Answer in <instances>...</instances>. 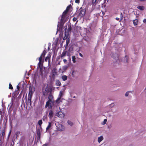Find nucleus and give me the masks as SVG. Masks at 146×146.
Returning a JSON list of instances; mask_svg holds the SVG:
<instances>
[{"label":"nucleus","mask_w":146,"mask_h":146,"mask_svg":"<svg viewBox=\"0 0 146 146\" xmlns=\"http://www.w3.org/2000/svg\"><path fill=\"white\" fill-rule=\"evenodd\" d=\"M56 115L59 117H61L64 116L63 114L61 112L59 111L57 113Z\"/></svg>","instance_id":"nucleus-11"},{"label":"nucleus","mask_w":146,"mask_h":146,"mask_svg":"<svg viewBox=\"0 0 146 146\" xmlns=\"http://www.w3.org/2000/svg\"><path fill=\"white\" fill-rule=\"evenodd\" d=\"M51 56V54L50 53H49L48 55V56L50 58Z\"/></svg>","instance_id":"nucleus-45"},{"label":"nucleus","mask_w":146,"mask_h":146,"mask_svg":"<svg viewBox=\"0 0 146 146\" xmlns=\"http://www.w3.org/2000/svg\"><path fill=\"white\" fill-rule=\"evenodd\" d=\"M107 121V119H105L104 120V121H103V124H105L106 123V121Z\"/></svg>","instance_id":"nucleus-38"},{"label":"nucleus","mask_w":146,"mask_h":146,"mask_svg":"<svg viewBox=\"0 0 146 146\" xmlns=\"http://www.w3.org/2000/svg\"><path fill=\"white\" fill-rule=\"evenodd\" d=\"M103 139V137L102 136H100L98 138V141L99 143Z\"/></svg>","instance_id":"nucleus-18"},{"label":"nucleus","mask_w":146,"mask_h":146,"mask_svg":"<svg viewBox=\"0 0 146 146\" xmlns=\"http://www.w3.org/2000/svg\"><path fill=\"white\" fill-rule=\"evenodd\" d=\"M73 98H76V97L75 96H74L73 97Z\"/></svg>","instance_id":"nucleus-52"},{"label":"nucleus","mask_w":146,"mask_h":146,"mask_svg":"<svg viewBox=\"0 0 146 146\" xmlns=\"http://www.w3.org/2000/svg\"><path fill=\"white\" fill-rule=\"evenodd\" d=\"M79 54L80 56H81V57H83V55L81 53H80V52L79 53Z\"/></svg>","instance_id":"nucleus-44"},{"label":"nucleus","mask_w":146,"mask_h":146,"mask_svg":"<svg viewBox=\"0 0 146 146\" xmlns=\"http://www.w3.org/2000/svg\"><path fill=\"white\" fill-rule=\"evenodd\" d=\"M48 98L53 99V97L52 95L50 94L48 96Z\"/></svg>","instance_id":"nucleus-35"},{"label":"nucleus","mask_w":146,"mask_h":146,"mask_svg":"<svg viewBox=\"0 0 146 146\" xmlns=\"http://www.w3.org/2000/svg\"><path fill=\"white\" fill-rule=\"evenodd\" d=\"M17 89L18 90H19L20 88L19 86V85H17Z\"/></svg>","instance_id":"nucleus-43"},{"label":"nucleus","mask_w":146,"mask_h":146,"mask_svg":"<svg viewBox=\"0 0 146 146\" xmlns=\"http://www.w3.org/2000/svg\"><path fill=\"white\" fill-rule=\"evenodd\" d=\"M65 33H66L67 35L69 34V33H70L72 30V27L71 25L69 24L68 26V29L66 27L65 29Z\"/></svg>","instance_id":"nucleus-4"},{"label":"nucleus","mask_w":146,"mask_h":146,"mask_svg":"<svg viewBox=\"0 0 146 146\" xmlns=\"http://www.w3.org/2000/svg\"><path fill=\"white\" fill-rule=\"evenodd\" d=\"M75 2L76 3H79L80 2V0H75Z\"/></svg>","instance_id":"nucleus-41"},{"label":"nucleus","mask_w":146,"mask_h":146,"mask_svg":"<svg viewBox=\"0 0 146 146\" xmlns=\"http://www.w3.org/2000/svg\"><path fill=\"white\" fill-rule=\"evenodd\" d=\"M63 61L64 63H66L67 61V60L66 59H64Z\"/></svg>","instance_id":"nucleus-47"},{"label":"nucleus","mask_w":146,"mask_h":146,"mask_svg":"<svg viewBox=\"0 0 146 146\" xmlns=\"http://www.w3.org/2000/svg\"><path fill=\"white\" fill-rule=\"evenodd\" d=\"M37 134L38 136L40 138V133L39 130L37 131Z\"/></svg>","instance_id":"nucleus-30"},{"label":"nucleus","mask_w":146,"mask_h":146,"mask_svg":"<svg viewBox=\"0 0 146 146\" xmlns=\"http://www.w3.org/2000/svg\"><path fill=\"white\" fill-rule=\"evenodd\" d=\"M47 144H44V145L43 146H47Z\"/></svg>","instance_id":"nucleus-51"},{"label":"nucleus","mask_w":146,"mask_h":146,"mask_svg":"<svg viewBox=\"0 0 146 146\" xmlns=\"http://www.w3.org/2000/svg\"><path fill=\"white\" fill-rule=\"evenodd\" d=\"M42 123L41 120H40L38 122V124L40 126L42 124Z\"/></svg>","instance_id":"nucleus-31"},{"label":"nucleus","mask_w":146,"mask_h":146,"mask_svg":"<svg viewBox=\"0 0 146 146\" xmlns=\"http://www.w3.org/2000/svg\"><path fill=\"white\" fill-rule=\"evenodd\" d=\"M54 113L52 110H50L49 111L48 116L50 119H52Z\"/></svg>","instance_id":"nucleus-7"},{"label":"nucleus","mask_w":146,"mask_h":146,"mask_svg":"<svg viewBox=\"0 0 146 146\" xmlns=\"http://www.w3.org/2000/svg\"><path fill=\"white\" fill-rule=\"evenodd\" d=\"M71 5L70 4L67 7L66 9L65 10H66V11H67L68 12L71 7Z\"/></svg>","instance_id":"nucleus-27"},{"label":"nucleus","mask_w":146,"mask_h":146,"mask_svg":"<svg viewBox=\"0 0 146 146\" xmlns=\"http://www.w3.org/2000/svg\"><path fill=\"white\" fill-rule=\"evenodd\" d=\"M114 104L113 103H112V104H110V106L111 107H113L114 106Z\"/></svg>","instance_id":"nucleus-46"},{"label":"nucleus","mask_w":146,"mask_h":146,"mask_svg":"<svg viewBox=\"0 0 146 146\" xmlns=\"http://www.w3.org/2000/svg\"><path fill=\"white\" fill-rule=\"evenodd\" d=\"M72 61L74 63L76 62V58L75 56H72Z\"/></svg>","instance_id":"nucleus-23"},{"label":"nucleus","mask_w":146,"mask_h":146,"mask_svg":"<svg viewBox=\"0 0 146 146\" xmlns=\"http://www.w3.org/2000/svg\"><path fill=\"white\" fill-rule=\"evenodd\" d=\"M116 19L117 21H119V18L117 17L116 18Z\"/></svg>","instance_id":"nucleus-49"},{"label":"nucleus","mask_w":146,"mask_h":146,"mask_svg":"<svg viewBox=\"0 0 146 146\" xmlns=\"http://www.w3.org/2000/svg\"><path fill=\"white\" fill-rule=\"evenodd\" d=\"M47 119V115H44L42 118V119L43 121H45Z\"/></svg>","instance_id":"nucleus-29"},{"label":"nucleus","mask_w":146,"mask_h":146,"mask_svg":"<svg viewBox=\"0 0 146 146\" xmlns=\"http://www.w3.org/2000/svg\"><path fill=\"white\" fill-rule=\"evenodd\" d=\"M143 22L144 23H146V19H144L143 20Z\"/></svg>","instance_id":"nucleus-48"},{"label":"nucleus","mask_w":146,"mask_h":146,"mask_svg":"<svg viewBox=\"0 0 146 146\" xmlns=\"http://www.w3.org/2000/svg\"><path fill=\"white\" fill-rule=\"evenodd\" d=\"M56 85L58 86H60L61 85V83L60 81L57 80L56 81Z\"/></svg>","instance_id":"nucleus-15"},{"label":"nucleus","mask_w":146,"mask_h":146,"mask_svg":"<svg viewBox=\"0 0 146 146\" xmlns=\"http://www.w3.org/2000/svg\"><path fill=\"white\" fill-rule=\"evenodd\" d=\"M9 88L10 89H12L13 87L11 83H9Z\"/></svg>","instance_id":"nucleus-34"},{"label":"nucleus","mask_w":146,"mask_h":146,"mask_svg":"<svg viewBox=\"0 0 146 146\" xmlns=\"http://www.w3.org/2000/svg\"><path fill=\"white\" fill-rule=\"evenodd\" d=\"M54 104H52V102H48V104H47V102L46 103V105L45 106V108H46L47 107H48L49 108H52Z\"/></svg>","instance_id":"nucleus-5"},{"label":"nucleus","mask_w":146,"mask_h":146,"mask_svg":"<svg viewBox=\"0 0 146 146\" xmlns=\"http://www.w3.org/2000/svg\"><path fill=\"white\" fill-rule=\"evenodd\" d=\"M50 58L48 57V56H46L45 59V61L47 62L48 61L49 62H50Z\"/></svg>","instance_id":"nucleus-25"},{"label":"nucleus","mask_w":146,"mask_h":146,"mask_svg":"<svg viewBox=\"0 0 146 146\" xmlns=\"http://www.w3.org/2000/svg\"><path fill=\"white\" fill-rule=\"evenodd\" d=\"M63 94L62 92L60 91V93L58 95V98H60V99L62 98V96Z\"/></svg>","instance_id":"nucleus-28"},{"label":"nucleus","mask_w":146,"mask_h":146,"mask_svg":"<svg viewBox=\"0 0 146 146\" xmlns=\"http://www.w3.org/2000/svg\"><path fill=\"white\" fill-rule=\"evenodd\" d=\"M111 56L112 57L115 59V62L116 63H119L120 61L119 59L118 54L116 53H112L111 54Z\"/></svg>","instance_id":"nucleus-1"},{"label":"nucleus","mask_w":146,"mask_h":146,"mask_svg":"<svg viewBox=\"0 0 146 146\" xmlns=\"http://www.w3.org/2000/svg\"><path fill=\"white\" fill-rule=\"evenodd\" d=\"M28 96H32L33 95L35 90L34 87L30 86L29 89Z\"/></svg>","instance_id":"nucleus-3"},{"label":"nucleus","mask_w":146,"mask_h":146,"mask_svg":"<svg viewBox=\"0 0 146 146\" xmlns=\"http://www.w3.org/2000/svg\"><path fill=\"white\" fill-rule=\"evenodd\" d=\"M61 18L60 20V22L61 23H64V20L65 19V17H63L62 16H61Z\"/></svg>","instance_id":"nucleus-24"},{"label":"nucleus","mask_w":146,"mask_h":146,"mask_svg":"<svg viewBox=\"0 0 146 146\" xmlns=\"http://www.w3.org/2000/svg\"><path fill=\"white\" fill-rule=\"evenodd\" d=\"M38 60L39 61V62L38 64V66L39 67V68H42V59H41V57H39L38 59Z\"/></svg>","instance_id":"nucleus-8"},{"label":"nucleus","mask_w":146,"mask_h":146,"mask_svg":"<svg viewBox=\"0 0 146 146\" xmlns=\"http://www.w3.org/2000/svg\"><path fill=\"white\" fill-rule=\"evenodd\" d=\"M51 126V123L50 122H48V126L46 128V130H48Z\"/></svg>","instance_id":"nucleus-22"},{"label":"nucleus","mask_w":146,"mask_h":146,"mask_svg":"<svg viewBox=\"0 0 146 146\" xmlns=\"http://www.w3.org/2000/svg\"><path fill=\"white\" fill-rule=\"evenodd\" d=\"M32 96H28V104L29 103H30V105L31 104V100Z\"/></svg>","instance_id":"nucleus-16"},{"label":"nucleus","mask_w":146,"mask_h":146,"mask_svg":"<svg viewBox=\"0 0 146 146\" xmlns=\"http://www.w3.org/2000/svg\"><path fill=\"white\" fill-rule=\"evenodd\" d=\"M52 78L54 79L55 78V76L57 75V72L55 69H54L52 72Z\"/></svg>","instance_id":"nucleus-6"},{"label":"nucleus","mask_w":146,"mask_h":146,"mask_svg":"<svg viewBox=\"0 0 146 146\" xmlns=\"http://www.w3.org/2000/svg\"><path fill=\"white\" fill-rule=\"evenodd\" d=\"M97 0H92V5L93 6H94V7L96 5L97 3Z\"/></svg>","instance_id":"nucleus-20"},{"label":"nucleus","mask_w":146,"mask_h":146,"mask_svg":"<svg viewBox=\"0 0 146 146\" xmlns=\"http://www.w3.org/2000/svg\"><path fill=\"white\" fill-rule=\"evenodd\" d=\"M80 11V15L81 17H83L84 16L86 13V8H84V6L83 5L79 9Z\"/></svg>","instance_id":"nucleus-2"},{"label":"nucleus","mask_w":146,"mask_h":146,"mask_svg":"<svg viewBox=\"0 0 146 146\" xmlns=\"http://www.w3.org/2000/svg\"><path fill=\"white\" fill-rule=\"evenodd\" d=\"M129 92H126V93L125 94V96H128Z\"/></svg>","instance_id":"nucleus-40"},{"label":"nucleus","mask_w":146,"mask_h":146,"mask_svg":"<svg viewBox=\"0 0 146 146\" xmlns=\"http://www.w3.org/2000/svg\"><path fill=\"white\" fill-rule=\"evenodd\" d=\"M46 48H45V49L43 50L42 53L41 54L40 56V57H41V59H42V58H43L44 57L46 54V50H45Z\"/></svg>","instance_id":"nucleus-12"},{"label":"nucleus","mask_w":146,"mask_h":146,"mask_svg":"<svg viewBox=\"0 0 146 146\" xmlns=\"http://www.w3.org/2000/svg\"><path fill=\"white\" fill-rule=\"evenodd\" d=\"M52 102V104H54V101L52 100V99H50L48 98V101L47 102V104H48V102Z\"/></svg>","instance_id":"nucleus-19"},{"label":"nucleus","mask_w":146,"mask_h":146,"mask_svg":"<svg viewBox=\"0 0 146 146\" xmlns=\"http://www.w3.org/2000/svg\"><path fill=\"white\" fill-rule=\"evenodd\" d=\"M40 74L41 76V77H43V72L42 71L41 68L40 69Z\"/></svg>","instance_id":"nucleus-33"},{"label":"nucleus","mask_w":146,"mask_h":146,"mask_svg":"<svg viewBox=\"0 0 146 146\" xmlns=\"http://www.w3.org/2000/svg\"><path fill=\"white\" fill-rule=\"evenodd\" d=\"M67 51H63L62 54L60 56V58H62L63 57H65L66 55Z\"/></svg>","instance_id":"nucleus-10"},{"label":"nucleus","mask_w":146,"mask_h":146,"mask_svg":"<svg viewBox=\"0 0 146 146\" xmlns=\"http://www.w3.org/2000/svg\"><path fill=\"white\" fill-rule=\"evenodd\" d=\"M133 23L134 25L135 26L137 25L138 20L135 19L133 21Z\"/></svg>","instance_id":"nucleus-21"},{"label":"nucleus","mask_w":146,"mask_h":146,"mask_svg":"<svg viewBox=\"0 0 146 146\" xmlns=\"http://www.w3.org/2000/svg\"><path fill=\"white\" fill-rule=\"evenodd\" d=\"M67 76L66 75H64L62 76V79L63 81H66L67 80Z\"/></svg>","instance_id":"nucleus-26"},{"label":"nucleus","mask_w":146,"mask_h":146,"mask_svg":"<svg viewBox=\"0 0 146 146\" xmlns=\"http://www.w3.org/2000/svg\"><path fill=\"white\" fill-rule=\"evenodd\" d=\"M101 12H102V15H101V12H100V16H103L104 15V14H105V13H104V12H103V11H101Z\"/></svg>","instance_id":"nucleus-36"},{"label":"nucleus","mask_w":146,"mask_h":146,"mask_svg":"<svg viewBox=\"0 0 146 146\" xmlns=\"http://www.w3.org/2000/svg\"><path fill=\"white\" fill-rule=\"evenodd\" d=\"M61 99L58 97L57 98V100H56V102L57 103Z\"/></svg>","instance_id":"nucleus-37"},{"label":"nucleus","mask_w":146,"mask_h":146,"mask_svg":"<svg viewBox=\"0 0 146 146\" xmlns=\"http://www.w3.org/2000/svg\"><path fill=\"white\" fill-rule=\"evenodd\" d=\"M76 20H77V18L75 17H74L72 19L73 21L74 22L76 21Z\"/></svg>","instance_id":"nucleus-39"},{"label":"nucleus","mask_w":146,"mask_h":146,"mask_svg":"<svg viewBox=\"0 0 146 146\" xmlns=\"http://www.w3.org/2000/svg\"><path fill=\"white\" fill-rule=\"evenodd\" d=\"M137 8L141 11H143L145 9V7L142 6H138L137 7Z\"/></svg>","instance_id":"nucleus-14"},{"label":"nucleus","mask_w":146,"mask_h":146,"mask_svg":"<svg viewBox=\"0 0 146 146\" xmlns=\"http://www.w3.org/2000/svg\"><path fill=\"white\" fill-rule=\"evenodd\" d=\"M121 14L122 15V13H121Z\"/></svg>","instance_id":"nucleus-54"},{"label":"nucleus","mask_w":146,"mask_h":146,"mask_svg":"<svg viewBox=\"0 0 146 146\" xmlns=\"http://www.w3.org/2000/svg\"><path fill=\"white\" fill-rule=\"evenodd\" d=\"M68 12L65 10L63 13L62 16L65 17L66 16V15Z\"/></svg>","instance_id":"nucleus-17"},{"label":"nucleus","mask_w":146,"mask_h":146,"mask_svg":"<svg viewBox=\"0 0 146 146\" xmlns=\"http://www.w3.org/2000/svg\"><path fill=\"white\" fill-rule=\"evenodd\" d=\"M5 128H4L1 131V135L3 138H4L5 136Z\"/></svg>","instance_id":"nucleus-13"},{"label":"nucleus","mask_w":146,"mask_h":146,"mask_svg":"<svg viewBox=\"0 0 146 146\" xmlns=\"http://www.w3.org/2000/svg\"><path fill=\"white\" fill-rule=\"evenodd\" d=\"M49 92L50 89L48 88V86L47 85L45 89V92H43V94L45 95L46 94L48 93Z\"/></svg>","instance_id":"nucleus-9"},{"label":"nucleus","mask_w":146,"mask_h":146,"mask_svg":"<svg viewBox=\"0 0 146 146\" xmlns=\"http://www.w3.org/2000/svg\"><path fill=\"white\" fill-rule=\"evenodd\" d=\"M108 0H104V2L105 3H106V1H107V2H108Z\"/></svg>","instance_id":"nucleus-50"},{"label":"nucleus","mask_w":146,"mask_h":146,"mask_svg":"<svg viewBox=\"0 0 146 146\" xmlns=\"http://www.w3.org/2000/svg\"><path fill=\"white\" fill-rule=\"evenodd\" d=\"M20 133V131H18L17 132L16 135L17 136Z\"/></svg>","instance_id":"nucleus-42"},{"label":"nucleus","mask_w":146,"mask_h":146,"mask_svg":"<svg viewBox=\"0 0 146 146\" xmlns=\"http://www.w3.org/2000/svg\"><path fill=\"white\" fill-rule=\"evenodd\" d=\"M66 44H68V42H67V40H66Z\"/></svg>","instance_id":"nucleus-53"},{"label":"nucleus","mask_w":146,"mask_h":146,"mask_svg":"<svg viewBox=\"0 0 146 146\" xmlns=\"http://www.w3.org/2000/svg\"><path fill=\"white\" fill-rule=\"evenodd\" d=\"M67 122L68 124L70 125V126L72 125L73 124V123L70 121L68 120Z\"/></svg>","instance_id":"nucleus-32"}]
</instances>
